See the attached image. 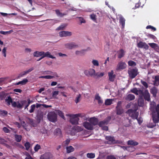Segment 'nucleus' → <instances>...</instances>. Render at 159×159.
Listing matches in <instances>:
<instances>
[{"mask_svg":"<svg viewBox=\"0 0 159 159\" xmlns=\"http://www.w3.org/2000/svg\"><path fill=\"white\" fill-rule=\"evenodd\" d=\"M35 107V105L34 104L32 105L31 106V109L29 110V112L30 113L33 112L34 111Z\"/></svg>","mask_w":159,"mask_h":159,"instance_id":"4d7b16f0","label":"nucleus"},{"mask_svg":"<svg viewBox=\"0 0 159 159\" xmlns=\"http://www.w3.org/2000/svg\"><path fill=\"white\" fill-rule=\"evenodd\" d=\"M158 91L157 88L154 86L150 89V92L152 95L153 97L155 98L157 96Z\"/></svg>","mask_w":159,"mask_h":159,"instance_id":"f3484780","label":"nucleus"},{"mask_svg":"<svg viewBox=\"0 0 159 159\" xmlns=\"http://www.w3.org/2000/svg\"><path fill=\"white\" fill-rule=\"evenodd\" d=\"M78 131H77V130H67V132L71 135H74Z\"/></svg>","mask_w":159,"mask_h":159,"instance_id":"473e14b6","label":"nucleus"},{"mask_svg":"<svg viewBox=\"0 0 159 159\" xmlns=\"http://www.w3.org/2000/svg\"><path fill=\"white\" fill-rule=\"evenodd\" d=\"M128 148L127 151L129 152H132L135 150V148L133 146H128Z\"/></svg>","mask_w":159,"mask_h":159,"instance_id":"6e6d98bb","label":"nucleus"},{"mask_svg":"<svg viewBox=\"0 0 159 159\" xmlns=\"http://www.w3.org/2000/svg\"><path fill=\"white\" fill-rule=\"evenodd\" d=\"M147 37L153 40H155L156 39V37L154 35L151 34H148Z\"/></svg>","mask_w":159,"mask_h":159,"instance_id":"680f3d73","label":"nucleus"},{"mask_svg":"<svg viewBox=\"0 0 159 159\" xmlns=\"http://www.w3.org/2000/svg\"><path fill=\"white\" fill-rule=\"evenodd\" d=\"M152 112V120L154 124L150 123L148 124L147 126L149 128H152L156 126V124L159 121V104L156 106L155 102L151 104L150 108Z\"/></svg>","mask_w":159,"mask_h":159,"instance_id":"f257e3e1","label":"nucleus"},{"mask_svg":"<svg viewBox=\"0 0 159 159\" xmlns=\"http://www.w3.org/2000/svg\"><path fill=\"white\" fill-rule=\"evenodd\" d=\"M6 101L9 105L12 102V100L10 96L8 97L6 99Z\"/></svg>","mask_w":159,"mask_h":159,"instance_id":"49530a36","label":"nucleus"},{"mask_svg":"<svg viewBox=\"0 0 159 159\" xmlns=\"http://www.w3.org/2000/svg\"><path fill=\"white\" fill-rule=\"evenodd\" d=\"M65 46L66 48L69 49H71L74 48H77L78 47V45L76 44L74 42H71L69 43H67L65 44Z\"/></svg>","mask_w":159,"mask_h":159,"instance_id":"9d476101","label":"nucleus"},{"mask_svg":"<svg viewBox=\"0 0 159 159\" xmlns=\"http://www.w3.org/2000/svg\"><path fill=\"white\" fill-rule=\"evenodd\" d=\"M88 121L92 124V126H95L97 125L98 122V119L95 117H91L88 120Z\"/></svg>","mask_w":159,"mask_h":159,"instance_id":"ddd939ff","label":"nucleus"},{"mask_svg":"<svg viewBox=\"0 0 159 159\" xmlns=\"http://www.w3.org/2000/svg\"><path fill=\"white\" fill-rule=\"evenodd\" d=\"M121 101H118L116 107V113L118 115H121L123 113V110L121 106Z\"/></svg>","mask_w":159,"mask_h":159,"instance_id":"423d86ee","label":"nucleus"},{"mask_svg":"<svg viewBox=\"0 0 159 159\" xmlns=\"http://www.w3.org/2000/svg\"><path fill=\"white\" fill-rule=\"evenodd\" d=\"M43 51L39 52L36 51L33 53V56L34 57H38L40 56H42L43 55Z\"/></svg>","mask_w":159,"mask_h":159,"instance_id":"a878e982","label":"nucleus"},{"mask_svg":"<svg viewBox=\"0 0 159 159\" xmlns=\"http://www.w3.org/2000/svg\"><path fill=\"white\" fill-rule=\"evenodd\" d=\"M111 119V117L109 116L103 120L98 122V125L100 127H105V128H103L102 129H108V127L107 126H105V125H107L109 123Z\"/></svg>","mask_w":159,"mask_h":159,"instance_id":"f03ea898","label":"nucleus"},{"mask_svg":"<svg viewBox=\"0 0 159 159\" xmlns=\"http://www.w3.org/2000/svg\"><path fill=\"white\" fill-rule=\"evenodd\" d=\"M59 91H54L52 93V96L53 97L55 98L57 95L58 94Z\"/></svg>","mask_w":159,"mask_h":159,"instance_id":"69168bd1","label":"nucleus"},{"mask_svg":"<svg viewBox=\"0 0 159 159\" xmlns=\"http://www.w3.org/2000/svg\"><path fill=\"white\" fill-rule=\"evenodd\" d=\"M117 53L118 54V58L120 59L124 56L125 52L123 49H121L118 51Z\"/></svg>","mask_w":159,"mask_h":159,"instance_id":"b1692460","label":"nucleus"},{"mask_svg":"<svg viewBox=\"0 0 159 159\" xmlns=\"http://www.w3.org/2000/svg\"><path fill=\"white\" fill-rule=\"evenodd\" d=\"M95 154L93 153H88L87 154V156L88 158H93L95 157Z\"/></svg>","mask_w":159,"mask_h":159,"instance_id":"a18cd8bd","label":"nucleus"},{"mask_svg":"<svg viewBox=\"0 0 159 159\" xmlns=\"http://www.w3.org/2000/svg\"><path fill=\"white\" fill-rule=\"evenodd\" d=\"M128 64L129 66H136V64L134 61H132L130 60L128 61Z\"/></svg>","mask_w":159,"mask_h":159,"instance_id":"37998d69","label":"nucleus"},{"mask_svg":"<svg viewBox=\"0 0 159 159\" xmlns=\"http://www.w3.org/2000/svg\"><path fill=\"white\" fill-rule=\"evenodd\" d=\"M139 144L138 142L133 140H129L127 142V144L128 145H132L133 146H136Z\"/></svg>","mask_w":159,"mask_h":159,"instance_id":"cd10ccee","label":"nucleus"},{"mask_svg":"<svg viewBox=\"0 0 159 159\" xmlns=\"http://www.w3.org/2000/svg\"><path fill=\"white\" fill-rule=\"evenodd\" d=\"M126 66L127 65L125 63L121 61L118 64L116 70H123L125 69Z\"/></svg>","mask_w":159,"mask_h":159,"instance_id":"6e6552de","label":"nucleus"},{"mask_svg":"<svg viewBox=\"0 0 159 159\" xmlns=\"http://www.w3.org/2000/svg\"><path fill=\"white\" fill-rule=\"evenodd\" d=\"M58 114L59 116L62 118L64 119L65 118L64 116V113L61 111H58Z\"/></svg>","mask_w":159,"mask_h":159,"instance_id":"0e129e2a","label":"nucleus"},{"mask_svg":"<svg viewBox=\"0 0 159 159\" xmlns=\"http://www.w3.org/2000/svg\"><path fill=\"white\" fill-rule=\"evenodd\" d=\"M95 99L98 100L99 104H101L103 102L102 100L101 99V97L99 96L98 94L95 95Z\"/></svg>","mask_w":159,"mask_h":159,"instance_id":"72a5a7b5","label":"nucleus"},{"mask_svg":"<svg viewBox=\"0 0 159 159\" xmlns=\"http://www.w3.org/2000/svg\"><path fill=\"white\" fill-rule=\"evenodd\" d=\"M104 75V73L103 72H97L95 73L94 77L96 79L102 77Z\"/></svg>","mask_w":159,"mask_h":159,"instance_id":"c756f323","label":"nucleus"},{"mask_svg":"<svg viewBox=\"0 0 159 159\" xmlns=\"http://www.w3.org/2000/svg\"><path fill=\"white\" fill-rule=\"evenodd\" d=\"M128 73L129 77L131 79H133L138 74L139 72L137 68H132L128 70Z\"/></svg>","mask_w":159,"mask_h":159,"instance_id":"20e7f679","label":"nucleus"},{"mask_svg":"<svg viewBox=\"0 0 159 159\" xmlns=\"http://www.w3.org/2000/svg\"><path fill=\"white\" fill-rule=\"evenodd\" d=\"M138 89H137V88H134L133 89L131 90V92L134 93L136 95H138Z\"/></svg>","mask_w":159,"mask_h":159,"instance_id":"5fc2aeb1","label":"nucleus"},{"mask_svg":"<svg viewBox=\"0 0 159 159\" xmlns=\"http://www.w3.org/2000/svg\"><path fill=\"white\" fill-rule=\"evenodd\" d=\"M135 99V96L134 95L129 94L125 98L126 100L131 101L134 100Z\"/></svg>","mask_w":159,"mask_h":159,"instance_id":"bb28decb","label":"nucleus"},{"mask_svg":"<svg viewBox=\"0 0 159 159\" xmlns=\"http://www.w3.org/2000/svg\"><path fill=\"white\" fill-rule=\"evenodd\" d=\"M96 15L94 14H92L90 15V17L91 19L94 21L96 22Z\"/></svg>","mask_w":159,"mask_h":159,"instance_id":"8fccbe9b","label":"nucleus"},{"mask_svg":"<svg viewBox=\"0 0 159 159\" xmlns=\"http://www.w3.org/2000/svg\"><path fill=\"white\" fill-rule=\"evenodd\" d=\"M83 125L86 129H93V126L89 122L85 121L83 123Z\"/></svg>","mask_w":159,"mask_h":159,"instance_id":"a211bd4d","label":"nucleus"},{"mask_svg":"<svg viewBox=\"0 0 159 159\" xmlns=\"http://www.w3.org/2000/svg\"><path fill=\"white\" fill-rule=\"evenodd\" d=\"M45 159H49L51 157V154L49 152H47L42 155Z\"/></svg>","mask_w":159,"mask_h":159,"instance_id":"c9c22d12","label":"nucleus"},{"mask_svg":"<svg viewBox=\"0 0 159 159\" xmlns=\"http://www.w3.org/2000/svg\"><path fill=\"white\" fill-rule=\"evenodd\" d=\"M144 92L143 90L141 89H138L137 95H139V97H143Z\"/></svg>","mask_w":159,"mask_h":159,"instance_id":"79ce46f5","label":"nucleus"},{"mask_svg":"<svg viewBox=\"0 0 159 159\" xmlns=\"http://www.w3.org/2000/svg\"><path fill=\"white\" fill-rule=\"evenodd\" d=\"M67 152L70 153L73 152L74 150V148L72 146H70L66 147V148Z\"/></svg>","mask_w":159,"mask_h":159,"instance_id":"e433bc0d","label":"nucleus"},{"mask_svg":"<svg viewBox=\"0 0 159 159\" xmlns=\"http://www.w3.org/2000/svg\"><path fill=\"white\" fill-rule=\"evenodd\" d=\"M70 141V139H67L63 142V143L65 145H67L69 144Z\"/></svg>","mask_w":159,"mask_h":159,"instance_id":"338daca9","label":"nucleus"},{"mask_svg":"<svg viewBox=\"0 0 159 159\" xmlns=\"http://www.w3.org/2000/svg\"><path fill=\"white\" fill-rule=\"evenodd\" d=\"M81 95L80 94H79L78 96L76 97L75 101L76 103H78L80 101V99L81 98Z\"/></svg>","mask_w":159,"mask_h":159,"instance_id":"e2e57ef3","label":"nucleus"},{"mask_svg":"<svg viewBox=\"0 0 159 159\" xmlns=\"http://www.w3.org/2000/svg\"><path fill=\"white\" fill-rule=\"evenodd\" d=\"M92 63L95 66H99L98 61L97 60H93L92 61Z\"/></svg>","mask_w":159,"mask_h":159,"instance_id":"052dcab7","label":"nucleus"},{"mask_svg":"<svg viewBox=\"0 0 159 159\" xmlns=\"http://www.w3.org/2000/svg\"><path fill=\"white\" fill-rule=\"evenodd\" d=\"M141 83L142 85L144 87L145 89H147L148 87V85L147 83L142 80H141Z\"/></svg>","mask_w":159,"mask_h":159,"instance_id":"09e8293b","label":"nucleus"},{"mask_svg":"<svg viewBox=\"0 0 159 159\" xmlns=\"http://www.w3.org/2000/svg\"><path fill=\"white\" fill-rule=\"evenodd\" d=\"M55 11L57 16L60 17H63L66 15V14L61 13L58 9L55 10Z\"/></svg>","mask_w":159,"mask_h":159,"instance_id":"7c9ffc66","label":"nucleus"},{"mask_svg":"<svg viewBox=\"0 0 159 159\" xmlns=\"http://www.w3.org/2000/svg\"><path fill=\"white\" fill-rule=\"evenodd\" d=\"M41 148L40 146L38 144H36L34 148V150L35 152H37L38 150Z\"/></svg>","mask_w":159,"mask_h":159,"instance_id":"864d4df0","label":"nucleus"},{"mask_svg":"<svg viewBox=\"0 0 159 159\" xmlns=\"http://www.w3.org/2000/svg\"><path fill=\"white\" fill-rule=\"evenodd\" d=\"M138 104L139 106L143 107L144 105V100L143 97H139L138 99Z\"/></svg>","mask_w":159,"mask_h":159,"instance_id":"393cba45","label":"nucleus"},{"mask_svg":"<svg viewBox=\"0 0 159 159\" xmlns=\"http://www.w3.org/2000/svg\"><path fill=\"white\" fill-rule=\"evenodd\" d=\"M85 116L84 113H78L76 114H75L74 116H76L77 117H83Z\"/></svg>","mask_w":159,"mask_h":159,"instance_id":"603ef678","label":"nucleus"},{"mask_svg":"<svg viewBox=\"0 0 159 159\" xmlns=\"http://www.w3.org/2000/svg\"><path fill=\"white\" fill-rule=\"evenodd\" d=\"M54 136L58 137H60L62 136V132L61 130H54L52 131Z\"/></svg>","mask_w":159,"mask_h":159,"instance_id":"5701e85b","label":"nucleus"},{"mask_svg":"<svg viewBox=\"0 0 159 159\" xmlns=\"http://www.w3.org/2000/svg\"><path fill=\"white\" fill-rule=\"evenodd\" d=\"M143 97L144 99L148 101H149L150 100V94L148 92V90H145L143 94Z\"/></svg>","mask_w":159,"mask_h":159,"instance_id":"dca6fc26","label":"nucleus"},{"mask_svg":"<svg viewBox=\"0 0 159 159\" xmlns=\"http://www.w3.org/2000/svg\"><path fill=\"white\" fill-rule=\"evenodd\" d=\"M43 58L45 57H48L52 59H55L56 58V57L53 56L51 55V52L49 51H47L46 52H44L43 51Z\"/></svg>","mask_w":159,"mask_h":159,"instance_id":"aec40b11","label":"nucleus"},{"mask_svg":"<svg viewBox=\"0 0 159 159\" xmlns=\"http://www.w3.org/2000/svg\"><path fill=\"white\" fill-rule=\"evenodd\" d=\"M113 74L114 72L112 70H111L110 72L108 73L109 80L110 81L113 82L114 81L116 75H114Z\"/></svg>","mask_w":159,"mask_h":159,"instance_id":"6ab92c4d","label":"nucleus"},{"mask_svg":"<svg viewBox=\"0 0 159 159\" xmlns=\"http://www.w3.org/2000/svg\"><path fill=\"white\" fill-rule=\"evenodd\" d=\"M57 114L54 112H49L48 115V120L52 122H55L57 120Z\"/></svg>","mask_w":159,"mask_h":159,"instance_id":"39448f33","label":"nucleus"},{"mask_svg":"<svg viewBox=\"0 0 159 159\" xmlns=\"http://www.w3.org/2000/svg\"><path fill=\"white\" fill-rule=\"evenodd\" d=\"M13 32L12 30H10L9 31H3L1 30L0 31V34L5 35L7 34H9Z\"/></svg>","mask_w":159,"mask_h":159,"instance_id":"c03bdc74","label":"nucleus"},{"mask_svg":"<svg viewBox=\"0 0 159 159\" xmlns=\"http://www.w3.org/2000/svg\"><path fill=\"white\" fill-rule=\"evenodd\" d=\"M127 113L134 119H137L139 114V112L136 111V110L132 109H129L127 111Z\"/></svg>","mask_w":159,"mask_h":159,"instance_id":"7ed1b4c3","label":"nucleus"},{"mask_svg":"<svg viewBox=\"0 0 159 159\" xmlns=\"http://www.w3.org/2000/svg\"><path fill=\"white\" fill-rule=\"evenodd\" d=\"M15 137L16 140L17 142H20L22 139V136L20 135L17 134L15 135Z\"/></svg>","mask_w":159,"mask_h":159,"instance_id":"ea45409f","label":"nucleus"},{"mask_svg":"<svg viewBox=\"0 0 159 159\" xmlns=\"http://www.w3.org/2000/svg\"><path fill=\"white\" fill-rule=\"evenodd\" d=\"M105 139L107 140V141L105 142V143L112 144L116 143L113 137L110 136H107L105 137Z\"/></svg>","mask_w":159,"mask_h":159,"instance_id":"0eeeda50","label":"nucleus"},{"mask_svg":"<svg viewBox=\"0 0 159 159\" xmlns=\"http://www.w3.org/2000/svg\"><path fill=\"white\" fill-rule=\"evenodd\" d=\"M66 26L65 24L61 25L58 27L56 30H64Z\"/></svg>","mask_w":159,"mask_h":159,"instance_id":"de8ad7c7","label":"nucleus"},{"mask_svg":"<svg viewBox=\"0 0 159 159\" xmlns=\"http://www.w3.org/2000/svg\"><path fill=\"white\" fill-rule=\"evenodd\" d=\"M25 146L26 150H28L30 147V144L29 142H27L25 143Z\"/></svg>","mask_w":159,"mask_h":159,"instance_id":"13d9d810","label":"nucleus"},{"mask_svg":"<svg viewBox=\"0 0 159 159\" xmlns=\"http://www.w3.org/2000/svg\"><path fill=\"white\" fill-rule=\"evenodd\" d=\"M26 120L27 122L29 123L32 126H34V123L32 119L29 117H26Z\"/></svg>","mask_w":159,"mask_h":159,"instance_id":"2f4dec72","label":"nucleus"},{"mask_svg":"<svg viewBox=\"0 0 159 159\" xmlns=\"http://www.w3.org/2000/svg\"><path fill=\"white\" fill-rule=\"evenodd\" d=\"M112 99H107L105 102V104L106 105H110L112 103Z\"/></svg>","mask_w":159,"mask_h":159,"instance_id":"58836bf2","label":"nucleus"},{"mask_svg":"<svg viewBox=\"0 0 159 159\" xmlns=\"http://www.w3.org/2000/svg\"><path fill=\"white\" fill-rule=\"evenodd\" d=\"M107 159H116V158L114 156L110 155L107 156Z\"/></svg>","mask_w":159,"mask_h":159,"instance_id":"774afa93","label":"nucleus"},{"mask_svg":"<svg viewBox=\"0 0 159 159\" xmlns=\"http://www.w3.org/2000/svg\"><path fill=\"white\" fill-rule=\"evenodd\" d=\"M146 28L147 29H152V30H153V31H155L156 30V29L155 27H154L150 25H148L146 27Z\"/></svg>","mask_w":159,"mask_h":159,"instance_id":"bf43d9fd","label":"nucleus"},{"mask_svg":"<svg viewBox=\"0 0 159 159\" xmlns=\"http://www.w3.org/2000/svg\"><path fill=\"white\" fill-rule=\"evenodd\" d=\"M125 20L123 17H120L119 19V22L122 25V28H123L125 27Z\"/></svg>","mask_w":159,"mask_h":159,"instance_id":"c85d7f7f","label":"nucleus"},{"mask_svg":"<svg viewBox=\"0 0 159 159\" xmlns=\"http://www.w3.org/2000/svg\"><path fill=\"white\" fill-rule=\"evenodd\" d=\"M95 71L94 69H90L89 70H85L84 71V74L87 76H93L94 77Z\"/></svg>","mask_w":159,"mask_h":159,"instance_id":"9b49d317","label":"nucleus"},{"mask_svg":"<svg viewBox=\"0 0 159 159\" xmlns=\"http://www.w3.org/2000/svg\"><path fill=\"white\" fill-rule=\"evenodd\" d=\"M75 114L70 115L71 118L70 119V122L73 125H77L79 118L76 116H74Z\"/></svg>","mask_w":159,"mask_h":159,"instance_id":"1a4fd4ad","label":"nucleus"},{"mask_svg":"<svg viewBox=\"0 0 159 159\" xmlns=\"http://www.w3.org/2000/svg\"><path fill=\"white\" fill-rule=\"evenodd\" d=\"M137 47L139 48H143L145 50H148L149 48V46L145 42L140 41L137 43Z\"/></svg>","mask_w":159,"mask_h":159,"instance_id":"f8f14e48","label":"nucleus"},{"mask_svg":"<svg viewBox=\"0 0 159 159\" xmlns=\"http://www.w3.org/2000/svg\"><path fill=\"white\" fill-rule=\"evenodd\" d=\"M34 68L31 67L29 69L27 70H25L20 73L18 75V78H20L21 77H23L24 76L26 75V74H28L30 72L34 70Z\"/></svg>","mask_w":159,"mask_h":159,"instance_id":"2eb2a0df","label":"nucleus"},{"mask_svg":"<svg viewBox=\"0 0 159 159\" xmlns=\"http://www.w3.org/2000/svg\"><path fill=\"white\" fill-rule=\"evenodd\" d=\"M39 78H45L47 79H50L54 78V76L52 75L42 76L39 77Z\"/></svg>","mask_w":159,"mask_h":159,"instance_id":"4c0bfd02","label":"nucleus"},{"mask_svg":"<svg viewBox=\"0 0 159 159\" xmlns=\"http://www.w3.org/2000/svg\"><path fill=\"white\" fill-rule=\"evenodd\" d=\"M86 51V50H82L80 51H76L75 52V54L76 55H80L82 56L84 54V52Z\"/></svg>","mask_w":159,"mask_h":159,"instance_id":"f704fd0d","label":"nucleus"},{"mask_svg":"<svg viewBox=\"0 0 159 159\" xmlns=\"http://www.w3.org/2000/svg\"><path fill=\"white\" fill-rule=\"evenodd\" d=\"M72 35V33L68 31H62L59 32V35L60 37L70 36Z\"/></svg>","mask_w":159,"mask_h":159,"instance_id":"4468645a","label":"nucleus"},{"mask_svg":"<svg viewBox=\"0 0 159 159\" xmlns=\"http://www.w3.org/2000/svg\"><path fill=\"white\" fill-rule=\"evenodd\" d=\"M152 78L154 79V80L153 81V85L158 86L159 85V75H156L154 78L153 77Z\"/></svg>","mask_w":159,"mask_h":159,"instance_id":"412c9836","label":"nucleus"},{"mask_svg":"<svg viewBox=\"0 0 159 159\" xmlns=\"http://www.w3.org/2000/svg\"><path fill=\"white\" fill-rule=\"evenodd\" d=\"M148 44L156 51L157 52H159V46L158 44L154 43H148Z\"/></svg>","mask_w":159,"mask_h":159,"instance_id":"4be33fe9","label":"nucleus"},{"mask_svg":"<svg viewBox=\"0 0 159 159\" xmlns=\"http://www.w3.org/2000/svg\"><path fill=\"white\" fill-rule=\"evenodd\" d=\"M19 120L20 121L21 125L23 126V128H24L25 129H26V127L27 126V124L25 123V122L24 121H22L20 118H19Z\"/></svg>","mask_w":159,"mask_h":159,"instance_id":"a19ab883","label":"nucleus"},{"mask_svg":"<svg viewBox=\"0 0 159 159\" xmlns=\"http://www.w3.org/2000/svg\"><path fill=\"white\" fill-rule=\"evenodd\" d=\"M20 84L22 85H25L28 82V80L27 79H24L23 80L20 81Z\"/></svg>","mask_w":159,"mask_h":159,"instance_id":"3c124183","label":"nucleus"}]
</instances>
